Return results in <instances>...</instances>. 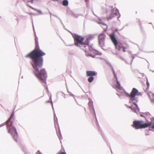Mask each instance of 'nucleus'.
Returning <instances> with one entry per match:
<instances>
[{"label": "nucleus", "mask_w": 154, "mask_h": 154, "mask_svg": "<svg viewBox=\"0 0 154 154\" xmlns=\"http://www.w3.org/2000/svg\"><path fill=\"white\" fill-rule=\"evenodd\" d=\"M45 55V53L40 49L39 45L37 44H35V49L25 56L26 57H29L32 59L33 62L32 66L34 74L40 81L45 85L46 84L47 78L45 70V69H42L39 70L38 67L42 66L43 58L42 57Z\"/></svg>", "instance_id": "nucleus-1"}, {"label": "nucleus", "mask_w": 154, "mask_h": 154, "mask_svg": "<svg viewBox=\"0 0 154 154\" xmlns=\"http://www.w3.org/2000/svg\"><path fill=\"white\" fill-rule=\"evenodd\" d=\"M14 113L13 112L9 119L6 122L8 132L10 133L13 137L16 142L18 139V134L16 128L12 126L13 123L16 122L14 117Z\"/></svg>", "instance_id": "nucleus-2"}, {"label": "nucleus", "mask_w": 154, "mask_h": 154, "mask_svg": "<svg viewBox=\"0 0 154 154\" xmlns=\"http://www.w3.org/2000/svg\"><path fill=\"white\" fill-rule=\"evenodd\" d=\"M152 124L151 122H148L143 124L142 121H135L133 122L132 126L136 129L144 128L150 126Z\"/></svg>", "instance_id": "nucleus-3"}, {"label": "nucleus", "mask_w": 154, "mask_h": 154, "mask_svg": "<svg viewBox=\"0 0 154 154\" xmlns=\"http://www.w3.org/2000/svg\"><path fill=\"white\" fill-rule=\"evenodd\" d=\"M110 37L112 42L115 46L116 49L119 51H120L122 46L121 44H118L114 35L113 34L110 35Z\"/></svg>", "instance_id": "nucleus-4"}, {"label": "nucleus", "mask_w": 154, "mask_h": 154, "mask_svg": "<svg viewBox=\"0 0 154 154\" xmlns=\"http://www.w3.org/2000/svg\"><path fill=\"white\" fill-rule=\"evenodd\" d=\"M86 75L87 76H89L88 79V82H91L94 80V76L97 74V72L95 71H86Z\"/></svg>", "instance_id": "nucleus-5"}, {"label": "nucleus", "mask_w": 154, "mask_h": 154, "mask_svg": "<svg viewBox=\"0 0 154 154\" xmlns=\"http://www.w3.org/2000/svg\"><path fill=\"white\" fill-rule=\"evenodd\" d=\"M84 38L81 36L76 35L74 38V44L76 46L83 42Z\"/></svg>", "instance_id": "nucleus-6"}, {"label": "nucleus", "mask_w": 154, "mask_h": 154, "mask_svg": "<svg viewBox=\"0 0 154 154\" xmlns=\"http://www.w3.org/2000/svg\"><path fill=\"white\" fill-rule=\"evenodd\" d=\"M89 45V43L85 41L76 46L79 47L81 49L83 50L85 52H86L87 50L86 47H88Z\"/></svg>", "instance_id": "nucleus-7"}, {"label": "nucleus", "mask_w": 154, "mask_h": 154, "mask_svg": "<svg viewBox=\"0 0 154 154\" xmlns=\"http://www.w3.org/2000/svg\"><path fill=\"white\" fill-rule=\"evenodd\" d=\"M98 42L101 46H103L104 43V40L105 38L104 34L102 33L100 34L98 36Z\"/></svg>", "instance_id": "nucleus-8"}, {"label": "nucleus", "mask_w": 154, "mask_h": 154, "mask_svg": "<svg viewBox=\"0 0 154 154\" xmlns=\"http://www.w3.org/2000/svg\"><path fill=\"white\" fill-rule=\"evenodd\" d=\"M117 15V13L116 11H112L110 15L107 16V20H110L114 17L116 16Z\"/></svg>", "instance_id": "nucleus-9"}, {"label": "nucleus", "mask_w": 154, "mask_h": 154, "mask_svg": "<svg viewBox=\"0 0 154 154\" xmlns=\"http://www.w3.org/2000/svg\"><path fill=\"white\" fill-rule=\"evenodd\" d=\"M138 91L135 88H133L130 93V97L131 99H134L138 93Z\"/></svg>", "instance_id": "nucleus-10"}, {"label": "nucleus", "mask_w": 154, "mask_h": 154, "mask_svg": "<svg viewBox=\"0 0 154 154\" xmlns=\"http://www.w3.org/2000/svg\"><path fill=\"white\" fill-rule=\"evenodd\" d=\"M116 83L117 85L115 86L114 88L116 89V90H121L122 89V88L118 80H117V81H116Z\"/></svg>", "instance_id": "nucleus-11"}, {"label": "nucleus", "mask_w": 154, "mask_h": 154, "mask_svg": "<svg viewBox=\"0 0 154 154\" xmlns=\"http://www.w3.org/2000/svg\"><path fill=\"white\" fill-rule=\"evenodd\" d=\"M88 105L90 107V109L91 111H92L94 113L95 112L93 106V102L91 101H90L88 103Z\"/></svg>", "instance_id": "nucleus-12"}, {"label": "nucleus", "mask_w": 154, "mask_h": 154, "mask_svg": "<svg viewBox=\"0 0 154 154\" xmlns=\"http://www.w3.org/2000/svg\"><path fill=\"white\" fill-rule=\"evenodd\" d=\"M143 115H145V119H149L150 118L151 119L152 118V116L148 112L145 113L143 114Z\"/></svg>", "instance_id": "nucleus-13"}, {"label": "nucleus", "mask_w": 154, "mask_h": 154, "mask_svg": "<svg viewBox=\"0 0 154 154\" xmlns=\"http://www.w3.org/2000/svg\"><path fill=\"white\" fill-rule=\"evenodd\" d=\"M93 38V37L92 36H88L86 40L85 41L86 42H87L88 43H89V41L92 40Z\"/></svg>", "instance_id": "nucleus-14"}, {"label": "nucleus", "mask_w": 154, "mask_h": 154, "mask_svg": "<svg viewBox=\"0 0 154 154\" xmlns=\"http://www.w3.org/2000/svg\"><path fill=\"white\" fill-rule=\"evenodd\" d=\"M62 4L64 6H66L68 4V2L67 0H64L63 1Z\"/></svg>", "instance_id": "nucleus-15"}, {"label": "nucleus", "mask_w": 154, "mask_h": 154, "mask_svg": "<svg viewBox=\"0 0 154 154\" xmlns=\"http://www.w3.org/2000/svg\"><path fill=\"white\" fill-rule=\"evenodd\" d=\"M122 50L124 52H126L125 49L126 48L124 46H122Z\"/></svg>", "instance_id": "nucleus-16"}, {"label": "nucleus", "mask_w": 154, "mask_h": 154, "mask_svg": "<svg viewBox=\"0 0 154 154\" xmlns=\"http://www.w3.org/2000/svg\"><path fill=\"white\" fill-rule=\"evenodd\" d=\"M124 92L125 93V94L127 96H128V97H130V94H129L127 93V92H126L125 91Z\"/></svg>", "instance_id": "nucleus-17"}, {"label": "nucleus", "mask_w": 154, "mask_h": 154, "mask_svg": "<svg viewBox=\"0 0 154 154\" xmlns=\"http://www.w3.org/2000/svg\"><path fill=\"white\" fill-rule=\"evenodd\" d=\"M113 72H114V71H113ZM114 77H115V78L116 79V81H117V80H118V78H117V77L116 74L115 73H114Z\"/></svg>", "instance_id": "nucleus-18"}, {"label": "nucleus", "mask_w": 154, "mask_h": 154, "mask_svg": "<svg viewBox=\"0 0 154 154\" xmlns=\"http://www.w3.org/2000/svg\"><path fill=\"white\" fill-rule=\"evenodd\" d=\"M57 154H66L65 152H60Z\"/></svg>", "instance_id": "nucleus-19"}, {"label": "nucleus", "mask_w": 154, "mask_h": 154, "mask_svg": "<svg viewBox=\"0 0 154 154\" xmlns=\"http://www.w3.org/2000/svg\"><path fill=\"white\" fill-rule=\"evenodd\" d=\"M58 132H57V133L58 134H60V129L59 128V127H58Z\"/></svg>", "instance_id": "nucleus-20"}, {"label": "nucleus", "mask_w": 154, "mask_h": 154, "mask_svg": "<svg viewBox=\"0 0 154 154\" xmlns=\"http://www.w3.org/2000/svg\"><path fill=\"white\" fill-rule=\"evenodd\" d=\"M72 16H73L74 17H77V16L76 15H75L74 14H72Z\"/></svg>", "instance_id": "nucleus-21"}, {"label": "nucleus", "mask_w": 154, "mask_h": 154, "mask_svg": "<svg viewBox=\"0 0 154 154\" xmlns=\"http://www.w3.org/2000/svg\"><path fill=\"white\" fill-rule=\"evenodd\" d=\"M146 84H147V85L148 87H149V83L148 82V81L147 82Z\"/></svg>", "instance_id": "nucleus-22"}, {"label": "nucleus", "mask_w": 154, "mask_h": 154, "mask_svg": "<svg viewBox=\"0 0 154 154\" xmlns=\"http://www.w3.org/2000/svg\"><path fill=\"white\" fill-rule=\"evenodd\" d=\"M140 116L142 117H143L145 118V116L143 115L142 114H140Z\"/></svg>", "instance_id": "nucleus-23"}, {"label": "nucleus", "mask_w": 154, "mask_h": 154, "mask_svg": "<svg viewBox=\"0 0 154 154\" xmlns=\"http://www.w3.org/2000/svg\"><path fill=\"white\" fill-rule=\"evenodd\" d=\"M151 127H152V128H153V129H154V124H153V125H152V126Z\"/></svg>", "instance_id": "nucleus-24"}, {"label": "nucleus", "mask_w": 154, "mask_h": 154, "mask_svg": "<svg viewBox=\"0 0 154 154\" xmlns=\"http://www.w3.org/2000/svg\"><path fill=\"white\" fill-rule=\"evenodd\" d=\"M151 101L154 102V99H151Z\"/></svg>", "instance_id": "nucleus-25"}, {"label": "nucleus", "mask_w": 154, "mask_h": 154, "mask_svg": "<svg viewBox=\"0 0 154 154\" xmlns=\"http://www.w3.org/2000/svg\"><path fill=\"white\" fill-rule=\"evenodd\" d=\"M35 44H38V41H35Z\"/></svg>", "instance_id": "nucleus-26"}, {"label": "nucleus", "mask_w": 154, "mask_h": 154, "mask_svg": "<svg viewBox=\"0 0 154 154\" xmlns=\"http://www.w3.org/2000/svg\"><path fill=\"white\" fill-rule=\"evenodd\" d=\"M38 41V39L37 38H35V42L36 41Z\"/></svg>", "instance_id": "nucleus-27"}, {"label": "nucleus", "mask_w": 154, "mask_h": 154, "mask_svg": "<svg viewBox=\"0 0 154 154\" xmlns=\"http://www.w3.org/2000/svg\"><path fill=\"white\" fill-rule=\"evenodd\" d=\"M29 7L31 8H32V9H34V8H33L32 7L30 6H29Z\"/></svg>", "instance_id": "nucleus-28"}, {"label": "nucleus", "mask_w": 154, "mask_h": 154, "mask_svg": "<svg viewBox=\"0 0 154 154\" xmlns=\"http://www.w3.org/2000/svg\"><path fill=\"white\" fill-rule=\"evenodd\" d=\"M31 3H33V0H32L31 1Z\"/></svg>", "instance_id": "nucleus-29"}, {"label": "nucleus", "mask_w": 154, "mask_h": 154, "mask_svg": "<svg viewBox=\"0 0 154 154\" xmlns=\"http://www.w3.org/2000/svg\"><path fill=\"white\" fill-rule=\"evenodd\" d=\"M134 58V56L133 57V59Z\"/></svg>", "instance_id": "nucleus-30"}, {"label": "nucleus", "mask_w": 154, "mask_h": 154, "mask_svg": "<svg viewBox=\"0 0 154 154\" xmlns=\"http://www.w3.org/2000/svg\"><path fill=\"white\" fill-rule=\"evenodd\" d=\"M130 108L131 109H132V108L131 107H130Z\"/></svg>", "instance_id": "nucleus-31"}]
</instances>
